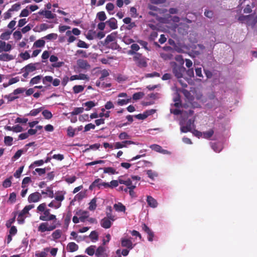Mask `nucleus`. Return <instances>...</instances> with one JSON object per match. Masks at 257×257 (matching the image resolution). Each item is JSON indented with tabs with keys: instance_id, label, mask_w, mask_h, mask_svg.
Wrapping results in <instances>:
<instances>
[{
	"instance_id": "obj_17",
	"label": "nucleus",
	"mask_w": 257,
	"mask_h": 257,
	"mask_svg": "<svg viewBox=\"0 0 257 257\" xmlns=\"http://www.w3.org/2000/svg\"><path fill=\"white\" fill-rule=\"evenodd\" d=\"M111 221V220L106 218V217H104L100 221L101 226L106 229L109 228L112 224Z\"/></svg>"
},
{
	"instance_id": "obj_24",
	"label": "nucleus",
	"mask_w": 257,
	"mask_h": 257,
	"mask_svg": "<svg viewBox=\"0 0 257 257\" xmlns=\"http://www.w3.org/2000/svg\"><path fill=\"white\" fill-rule=\"evenodd\" d=\"M107 210H108V211H107L106 213V218H108L111 221H113L115 220V216L112 214V208L111 206H107Z\"/></svg>"
},
{
	"instance_id": "obj_5",
	"label": "nucleus",
	"mask_w": 257,
	"mask_h": 257,
	"mask_svg": "<svg viewBox=\"0 0 257 257\" xmlns=\"http://www.w3.org/2000/svg\"><path fill=\"white\" fill-rule=\"evenodd\" d=\"M186 71V68L182 65H179L174 63L172 67V72L175 77L178 79L183 77V73Z\"/></svg>"
},
{
	"instance_id": "obj_52",
	"label": "nucleus",
	"mask_w": 257,
	"mask_h": 257,
	"mask_svg": "<svg viewBox=\"0 0 257 257\" xmlns=\"http://www.w3.org/2000/svg\"><path fill=\"white\" fill-rule=\"evenodd\" d=\"M147 174L148 175V177L152 180H153L155 177L158 176L157 173L153 172L152 170H148L147 171Z\"/></svg>"
},
{
	"instance_id": "obj_38",
	"label": "nucleus",
	"mask_w": 257,
	"mask_h": 257,
	"mask_svg": "<svg viewBox=\"0 0 257 257\" xmlns=\"http://www.w3.org/2000/svg\"><path fill=\"white\" fill-rule=\"evenodd\" d=\"M160 56L164 60H171L173 57V56L172 54L165 53H161Z\"/></svg>"
},
{
	"instance_id": "obj_7",
	"label": "nucleus",
	"mask_w": 257,
	"mask_h": 257,
	"mask_svg": "<svg viewBox=\"0 0 257 257\" xmlns=\"http://www.w3.org/2000/svg\"><path fill=\"white\" fill-rule=\"evenodd\" d=\"M42 199L41 194L38 192H35L30 194L28 198L29 203H36Z\"/></svg>"
},
{
	"instance_id": "obj_30",
	"label": "nucleus",
	"mask_w": 257,
	"mask_h": 257,
	"mask_svg": "<svg viewBox=\"0 0 257 257\" xmlns=\"http://www.w3.org/2000/svg\"><path fill=\"white\" fill-rule=\"evenodd\" d=\"M83 105L86 107L85 110L86 111H88L91 109L94 106H95V103L93 101H88L83 103Z\"/></svg>"
},
{
	"instance_id": "obj_57",
	"label": "nucleus",
	"mask_w": 257,
	"mask_h": 257,
	"mask_svg": "<svg viewBox=\"0 0 257 257\" xmlns=\"http://www.w3.org/2000/svg\"><path fill=\"white\" fill-rule=\"evenodd\" d=\"M86 196V192L85 191H81L76 196L75 198L78 200H81Z\"/></svg>"
},
{
	"instance_id": "obj_55",
	"label": "nucleus",
	"mask_w": 257,
	"mask_h": 257,
	"mask_svg": "<svg viewBox=\"0 0 257 257\" xmlns=\"http://www.w3.org/2000/svg\"><path fill=\"white\" fill-rule=\"evenodd\" d=\"M58 37V35L57 34H55V33H51V34H49L47 35H46V36H45L44 37V38L47 39V40H56Z\"/></svg>"
},
{
	"instance_id": "obj_1",
	"label": "nucleus",
	"mask_w": 257,
	"mask_h": 257,
	"mask_svg": "<svg viewBox=\"0 0 257 257\" xmlns=\"http://www.w3.org/2000/svg\"><path fill=\"white\" fill-rule=\"evenodd\" d=\"M37 210L38 212H40L42 213L39 217V219L46 221L40 224L38 227V231L40 232H44L54 230L57 227V225L54 223L51 225H49L47 221L56 220V216L55 215L50 213V210L46 208V203L40 204L37 207Z\"/></svg>"
},
{
	"instance_id": "obj_48",
	"label": "nucleus",
	"mask_w": 257,
	"mask_h": 257,
	"mask_svg": "<svg viewBox=\"0 0 257 257\" xmlns=\"http://www.w3.org/2000/svg\"><path fill=\"white\" fill-rule=\"evenodd\" d=\"M44 163V161L43 160H39L35 161V162H33V164H32L30 166V168H33L35 166H42V165H43Z\"/></svg>"
},
{
	"instance_id": "obj_4",
	"label": "nucleus",
	"mask_w": 257,
	"mask_h": 257,
	"mask_svg": "<svg viewBox=\"0 0 257 257\" xmlns=\"http://www.w3.org/2000/svg\"><path fill=\"white\" fill-rule=\"evenodd\" d=\"M133 60L135 62L136 65L140 68H145L147 66L146 58L142 54H136L133 57Z\"/></svg>"
},
{
	"instance_id": "obj_56",
	"label": "nucleus",
	"mask_w": 257,
	"mask_h": 257,
	"mask_svg": "<svg viewBox=\"0 0 257 257\" xmlns=\"http://www.w3.org/2000/svg\"><path fill=\"white\" fill-rule=\"evenodd\" d=\"M19 56L23 59V60H26L30 58V55L27 51H25L24 53H21L19 54Z\"/></svg>"
},
{
	"instance_id": "obj_34",
	"label": "nucleus",
	"mask_w": 257,
	"mask_h": 257,
	"mask_svg": "<svg viewBox=\"0 0 257 257\" xmlns=\"http://www.w3.org/2000/svg\"><path fill=\"white\" fill-rule=\"evenodd\" d=\"M103 173H107L109 174H117V172L116 171L115 169L112 167H105L103 169Z\"/></svg>"
},
{
	"instance_id": "obj_61",
	"label": "nucleus",
	"mask_w": 257,
	"mask_h": 257,
	"mask_svg": "<svg viewBox=\"0 0 257 257\" xmlns=\"http://www.w3.org/2000/svg\"><path fill=\"white\" fill-rule=\"evenodd\" d=\"M21 8V5L19 3L15 4L13 5L11 8L9 9V11L13 12V11H18Z\"/></svg>"
},
{
	"instance_id": "obj_43",
	"label": "nucleus",
	"mask_w": 257,
	"mask_h": 257,
	"mask_svg": "<svg viewBox=\"0 0 257 257\" xmlns=\"http://www.w3.org/2000/svg\"><path fill=\"white\" fill-rule=\"evenodd\" d=\"M211 148L216 153L220 152L222 149L221 146L216 143H212Z\"/></svg>"
},
{
	"instance_id": "obj_26",
	"label": "nucleus",
	"mask_w": 257,
	"mask_h": 257,
	"mask_svg": "<svg viewBox=\"0 0 257 257\" xmlns=\"http://www.w3.org/2000/svg\"><path fill=\"white\" fill-rule=\"evenodd\" d=\"M95 245H90L86 249L85 252L89 255L92 256L95 254Z\"/></svg>"
},
{
	"instance_id": "obj_11",
	"label": "nucleus",
	"mask_w": 257,
	"mask_h": 257,
	"mask_svg": "<svg viewBox=\"0 0 257 257\" xmlns=\"http://www.w3.org/2000/svg\"><path fill=\"white\" fill-rule=\"evenodd\" d=\"M77 64L78 67L82 69L87 70L90 68V65L85 60L79 59L77 61Z\"/></svg>"
},
{
	"instance_id": "obj_58",
	"label": "nucleus",
	"mask_w": 257,
	"mask_h": 257,
	"mask_svg": "<svg viewBox=\"0 0 257 257\" xmlns=\"http://www.w3.org/2000/svg\"><path fill=\"white\" fill-rule=\"evenodd\" d=\"M77 46L79 48H88L89 45L87 44L85 42L79 40L77 44Z\"/></svg>"
},
{
	"instance_id": "obj_27",
	"label": "nucleus",
	"mask_w": 257,
	"mask_h": 257,
	"mask_svg": "<svg viewBox=\"0 0 257 257\" xmlns=\"http://www.w3.org/2000/svg\"><path fill=\"white\" fill-rule=\"evenodd\" d=\"M42 78V75H37L33 78H32L30 81V84L31 85H33L37 83H39L41 80Z\"/></svg>"
},
{
	"instance_id": "obj_3",
	"label": "nucleus",
	"mask_w": 257,
	"mask_h": 257,
	"mask_svg": "<svg viewBox=\"0 0 257 257\" xmlns=\"http://www.w3.org/2000/svg\"><path fill=\"white\" fill-rule=\"evenodd\" d=\"M34 207V204L26 205L23 209L19 213L17 221L19 224H23L25 222L26 215L29 214V211Z\"/></svg>"
},
{
	"instance_id": "obj_41",
	"label": "nucleus",
	"mask_w": 257,
	"mask_h": 257,
	"mask_svg": "<svg viewBox=\"0 0 257 257\" xmlns=\"http://www.w3.org/2000/svg\"><path fill=\"white\" fill-rule=\"evenodd\" d=\"M45 44V42L42 39L37 40L34 44V46L36 48H41L44 47Z\"/></svg>"
},
{
	"instance_id": "obj_6",
	"label": "nucleus",
	"mask_w": 257,
	"mask_h": 257,
	"mask_svg": "<svg viewBox=\"0 0 257 257\" xmlns=\"http://www.w3.org/2000/svg\"><path fill=\"white\" fill-rule=\"evenodd\" d=\"M109 183L103 182L101 179L98 178L95 179L89 186V189L90 190H93L95 188H97L100 189L101 187H103L105 188H109Z\"/></svg>"
},
{
	"instance_id": "obj_33",
	"label": "nucleus",
	"mask_w": 257,
	"mask_h": 257,
	"mask_svg": "<svg viewBox=\"0 0 257 257\" xmlns=\"http://www.w3.org/2000/svg\"><path fill=\"white\" fill-rule=\"evenodd\" d=\"M96 18L101 22H103L106 19V16L103 11H101L97 13Z\"/></svg>"
},
{
	"instance_id": "obj_25",
	"label": "nucleus",
	"mask_w": 257,
	"mask_h": 257,
	"mask_svg": "<svg viewBox=\"0 0 257 257\" xmlns=\"http://www.w3.org/2000/svg\"><path fill=\"white\" fill-rule=\"evenodd\" d=\"M116 35L115 33H111L107 35L105 39V44H107L115 40Z\"/></svg>"
},
{
	"instance_id": "obj_35",
	"label": "nucleus",
	"mask_w": 257,
	"mask_h": 257,
	"mask_svg": "<svg viewBox=\"0 0 257 257\" xmlns=\"http://www.w3.org/2000/svg\"><path fill=\"white\" fill-rule=\"evenodd\" d=\"M43 109V107H41L37 109H33L27 114V115L36 116Z\"/></svg>"
},
{
	"instance_id": "obj_14",
	"label": "nucleus",
	"mask_w": 257,
	"mask_h": 257,
	"mask_svg": "<svg viewBox=\"0 0 257 257\" xmlns=\"http://www.w3.org/2000/svg\"><path fill=\"white\" fill-rule=\"evenodd\" d=\"M95 254L97 257H107L105 249L103 246H99L96 249Z\"/></svg>"
},
{
	"instance_id": "obj_42",
	"label": "nucleus",
	"mask_w": 257,
	"mask_h": 257,
	"mask_svg": "<svg viewBox=\"0 0 257 257\" xmlns=\"http://www.w3.org/2000/svg\"><path fill=\"white\" fill-rule=\"evenodd\" d=\"M13 177L10 176L9 178L6 179L3 183V186L4 188H8L10 187L12 185L11 180L12 179Z\"/></svg>"
},
{
	"instance_id": "obj_29",
	"label": "nucleus",
	"mask_w": 257,
	"mask_h": 257,
	"mask_svg": "<svg viewBox=\"0 0 257 257\" xmlns=\"http://www.w3.org/2000/svg\"><path fill=\"white\" fill-rule=\"evenodd\" d=\"M86 38L89 40L96 38V32L93 30H89L86 35Z\"/></svg>"
},
{
	"instance_id": "obj_37",
	"label": "nucleus",
	"mask_w": 257,
	"mask_h": 257,
	"mask_svg": "<svg viewBox=\"0 0 257 257\" xmlns=\"http://www.w3.org/2000/svg\"><path fill=\"white\" fill-rule=\"evenodd\" d=\"M4 98H7L8 100V102H11L18 98L19 97L18 96H15V95L13 94V92L12 93L9 94V95H5Z\"/></svg>"
},
{
	"instance_id": "obj_20",
	"label": "nucleus",
	"mask_w": 257,
	"mask_h": 257,
	"mask_svg": "<svg viewBox=\"0 0 257 257\" xmlns=\"http://www.w3.org/2000/svg\"><path fill=\"white\" fill-rule=\"evenodd\" d=\"M105 23L112 30L116 29L117 28V21L114 18H110Z\"/></svg>"
},
{
	"instance_id": "obj_44",
	"label": "nucleus",
	"mask_w": 257,
	"mask_h": 257,
	"mask_svg": "<svg viewBox=\"0 0 257 257\" xmlns=\"http://www.w3.org/2000/svg\"><path fill=\"white\" fill-rule=\"evenodd\" d=\"M96 199L93 198L89 203V209L90 210H94L96 208Z\"/></svg>"
},
{
	"instance_id": "obj_50",
	"label": "nucleus",
	"mask_w": 257,
	"mask_h": 257,
	"mask_svg": "<svg viewBox=\"0 0 257 257\" xmlns=\"http://www.w3.org/2000/svg\"><path fill=\"white\" fill-rule=\"evenodd\" d=\"M53 27V26L52 25L49 26L48 24L46 23H43L40 25V30L39 31V32L44 31L47 30L49 28H52Z\"/></svg>"
},
{
	"instance_id": "obj_12",
	"label": "nucleus",
	"mask_w": 257,
	"mask_h": 257,
	"mask_svg": "<svg viewBox=\"0 0 257 257\" xmlns=\"http://www.w3.org/2000/svg\"><path fill=\"white\" fill-rule=\"evenodd\" d=\"M121 245L122 247H126L129 249H132L134 246L130 239L124 238L121 239Z\"/></svg>"
},
{
	"instance_id": "obj_51",
	"label": "nucleus",
	"mask_w": 257,
	"mask_h": 257,
	"mask_svg": "<svg viewBox=\"0 0 257 257\" xmlns=\"http://www.w3.org/2000/svg\"><path fill=\"white\" fill-rule=\"evenodd\" d=\"M35 172L38 173V174L39 176H41L46 173V168H36L35 169V171L33 172V174L34 175L35 174Z\"/></svg>"
},
{
	"instance_id": "obj_54",
	"label": "nucleus",
	"mask_w": 257,
	"mask_h": 257,
	"mask_svg": "<svg viewBox=\"0 0 257 257\" xmlns=\"http://www.w3.org/2000/svg\"><path fill=\"white\" fill-rule=\"evenodd\" d=\"M61 205V202L55 203L54 200L52 201L49 204L48 206L52 208H54L55 209H58L60 207Z\"/></svg>"
},
{
	"instance_id": "obj_19",
	"label": "nucleus",
	"mask_w": 257,
	"mask_h": 257,
	"mask_svg": "<svg viewBox=\"0 0 257 257\" xmlns=\"http://www.w3.org/2000/svg\"><path fill=\"white\" fill-rule=\"evenodd\" d=\"M147 202L149 206L152 208H156L158 206L157 200L151 196H148Z\"/></svg>"
},
{
	"instance_id": "obj_18",
	"label": "nucleus",
	"mask_w": 257,
	"mask_h": 257,
	"mask_svg": "<svg viewBox=\"0 0 257 257\" xmlns=\"http://www.w3.org/2000/svg\"><path fill=\"white\" fill-rule=\"evenodd\" d=\"M78 245L74 242L68 243L66 249L69 252H74L78 249Z\"/></svg>"
},
{
	"instance_id": "obj_46",
	"label": "nucleus",
	"mask_w": 257,
	"mask_h": 257,
	"mask_svg": "<svg viewBox=\"0 0 257 257\" xmlns=\"http://www.w3.org/2000/svg\"><path fill=\"white\" fill-rule=\"evenodd\" d=\"M43 116L47 119L51 118L53 116L52 113L48 110H44L42 111Z\"/></svg>"
},
{
	"instance_id": "obj_16",
	"label": "nucleus",
	"mask_w": 257,
	"mask_h": 257,
	"mask_svg": "<svg viewBox=\"0 0 257 257\" xmlns=\"http://www.w3.org/2000/svg\"><path fill=\"white\" fill-rule=\"evenodd\" d=\"M39 64H40L39 63H31L25 66L24 69H25V71H27L29 72H32L37 69V67Z\"/></svg>"
},
{
	"instance_id": "obj_64",
	"label": "nucleus",
	"mask_w": 257,
	"mask_h": 257,
	"mask_svg": "<svg viewBox=\"0 0 257 257\" xmlns=\"http://www.w3.org/2000/svg\"><path fill=\"white\" fill-rule=\"evenodd\" d=\"M24 167V166H21L18 170H17L14 174V176L17 178H19L23 172Z\"/></svg>"
},
{
	"instance_id": "obj_2",
	"label": "nucleus",
	"mask_w": 257,
	"mask_h": 257,
	"mask_svg": "<svg viewBox=\"0 0 257 257\" xmlns=\"http://www.w3.org/2000/svg\"><path fill=\"white\" fill-rule=\"evenodd\" d=\"M123 176L119 177V183L120 184H124L128 188H136L137 187V181H140L141 177L138 176L132 175L131 178L124 179Z\"/></svg>"
},
{
	"instance_id": "obj_28",
	"label": "nucleus",
	"mask_w": 257,
	"mask_h": 257,
	"mask_svg": "<svg viewBox=\"0 0 257 257\" xmlns=\"http://www.w3.org/2000/svg\"><path fill=\"white\" fill-rule=\"evenodd\" d=\"M131 50L129 51L128 53L131 55L137 54L136 51H138L140 49V47L137 44H133L131 46Z\"/></svg>"
},
{
	"instance_id": "obj_62",
	"label": "nucleus",
	"mask_w": 257,
	"mask_h": 257,
	"mask_svg": "<svg viewBox=\"0 0 257 257\" xmlns=\"http://www.w3.org/2000/svg\"><path fill=\"white\" fill-rule=\"evenodd\" d=\"M118 138L120 140H122L129 139H130V136L126 132H122L119 135Z\"/></svg>"
},
{
	"instance_id": "obj_53",
	"label": "nucleus",
	"mask_w": 257,
	"mask_h": 257,
	"mask_svg": "<svg viewBox=\"0 0 257 257\" xmlns=\"http://www.w3.org/2000/svg\"><path fill=\"white\" fill-rule=\"evenodd\" d=\"M31 182V179L29 177H26L24 178L22 181V187L23 188H25L27 187L26 184L30 183Z\"/></svg>"
},
{
	"instance_id": "obj_10",
	"label": "nucleus",
	"mask_w": 257,
	"mask_h": 257,
	"mask_svg": "<svg viewBox=\"0 0 257 257\" xmlns=\"http://www.w3.org/2000/svg\"><path fill=\"white\" fill-rule=\"evenodd\" d=\"M38 14L44 16L45 18L48 19H53L56 17V14L52 13L51 11L48 10H40Z\"/></svg>"
},
{
	"instance_id": "obj_49",
	"label": "nucleus",
	"mask_w": 257,
	"mask_h": 257,
	"mask_svg": "<svg viewBox=\"0 0 257 257\" xmlns=\"http://www.w3.org/2000/svg\"><path fill=\"white\" fill-rule=\"evenodd\" d=\"M13 139L10 136H6L4 138V142L7 146H10L12 145Z\"/></svg>"
},
{
	"instance_id": "obj_60",
	"label": "nucleus",
	"mask_w": 257,
	"mask_h": 257,
	"mask_svg": "<svg viewBox=\"0 0 257 257\" xmlns=\"http://www.w3.org/2000/svg\"><path fill=\"white\" fill-rule=\"evenodd\" d=\"M150 148L157 152L160 153L162 149V147L157 144H153L150 146Z\"/></svg>"
},
{
	"instance_id": "obj_8",
	"label": "nucleus",
	"mask_w": 257,
	"mask_h": 257,
	"mask_svg": "<svg viewBox=\"0 0 257 257\" xmlns=\"http://www.w3.org/2000/svg\"><path fill=\"white\" fill-rule=\"evenodd\" d=\"M194 120L189 119L186 123V125L181 127V131L183 133L191 132L192 127L194 126Z\"/></svg>"
},
{
	"instance_id": "obj_22",
	"label": "nucleus",
	"mask_w": 257,
	"mask_h": 257,
	"mask_svg": "<svg viewBox=\"0 0 257 257\" xmlns=\"http://www.w3.org/2000/svg\"><path fill=\"white\" fill-rule=\"evenodd\" d=\"M14 57L12 55L7 53H3L0 55V61H8L13 60Z\"/></svg>"
},
{
	"instance_id": "obj_13",
	"label": "nucleus",
	"mask_w": 257,
	"mask_h": 257,
	"mask_svg": "<svg viewBox=\"0 0 257 257\" xmlns=\"http://www.w3.org/2000/svg\"><path fill=\"white\" fill-rule=\"evenodd\" d=\"M135 144V142L132 141H124L120 142H116L114 144V147L115 149H121L126 147V145Z\"/></svg>"
},
{
	"instance_id": "obj_21",
	"label": "nucleus",
	"mask_w": 257,
	"mask_h": 257,
	"mask_svg": "<svg viewBox=\"0 0 257 257\" xmlns=\"http://www.w3.org/2000/svg\"><path fill=\"white\" fill-rule=\"evenodd\" d=\"M62 234V231L61 229H57L55 230L51 234L52 240H56L59 239Z\"/></svg>"
},
{
	"instance_id": "obj_15",
	"label": "nucleus",
	"mask_w": 257,
	"mask_h": 257,
	"mask_svg": "<svg viewBox=\"0 0 257 257\" xmlns=\"http://www.w3.org/2000/svg\"><path fill=\"white\" fill-rule=\"evenodd\" d=\"M12 49V46L10 44H6L5 41L0 40V53L5 51L8 52Z\"/></svg>"
},
{
	"instance_id": "obj_59",
	"label": "nucleus",
	"mask_w": 257,
	"mask_h": 257,
	"mask_svg": "<svg viewBox=\"0 0 257 257\" xmlns=\"http://www.w3.org/2000/svg\"><path fill=\"white\" fill-rule=\"evenodd\" d=\"M144 96V93L142 92H136L133 95V98L134 100H139Z\"/></svg>"
},
{
	"instance_id": "obj_47",
	"label": "nucleus",
	"mask_w": 257,
	"mask_h": 257,
	"mask_svg": "<svg viewBox=\"0 0 257 257\" xmlns=\"http://www.w3.org/2000/svg\"><path fill=\"white\" fill-rule=\"evenodd\" d=\"M76 129L73 128L71 126H69L67 128V135L69 137H73L75 136V132Z\"/></svg>"
},
{
	"instance_id": "obj_31",
	"label": "nucleus",
	"mask_w": 257,
	"mask_h": 257,
	"mask_svg": "<svg viewBox=\"0 0 257 257\" xmlns=\"http://www.w3.org/2000/svg\"><path fill=\"white\" fill-rule=\"evenodd\" d=\"M89 237L92 242H95L98 239V234L95 230L91 232Z\"/></svg>"
},
{
	"instance_id": "obj_40",
	"label": "nucleus",
	"mask_w": 257,
	"mask_h": 257,
	"mask_svg": "<svg viewBox=\"0 0 257 257\" xmlns=\"http://www.w3.org/2000/svg\"><path fill=\"white\" fill-rule=\"evenodd\" d=\"M84 87L82 85H75L73 87V92L74 93H78L83 91Z\"/></svg>"
},
{
	"instance_id": "obj_45",
	"label": "nucleus",
	"mask_w": 257,
	"mask_h": 257,
	"mask_svg": "<svg viewBox=\"0 0 257 257\" xmlns=\"http://www.w3.org/2000/svg\"><path fill=\"white\" fill-rule=\"evenodd\" d=\"M214 131L212 129H210L209 131L203 132V137L205 139H209L213 135Z\"/></svg>"
},
{
	"instance_id": "obj_32",
	"label": "nucleus",
	"mask_w": 257,
	"mask_h": 257,
	"mask_svg": "<svg viewBox=\"0 0 257 257\" xmlns=\"http://www.w3.org/2000/svg\"><path fill=\"white\" fill-rule=\"evenodd\" d=\"M55 199L56 200L61 202L64 199V193L62 192H57L55 193Z\"/></svg>"
},
{
	"instance_id": "obj_63",
	"label": "nucleus",
	"mask_w": 257,
	"mask_h": 257,
	"mask_svg": "<svg viewBox=\"0 0 257 257\" xmlns=\"http://www.w3.org/2000/svg\"><path fill=\"white\" fill-rule=\"evenodd\" d=\"M25 91H26V89L25 88L19 87V88H18L14 90L13 94H14V95H15V96H16V95L22 93Z\"/></svg>"
},
{
	"instance_id": "obj_23",
	"label": "nucleus",
	"mask_w": 257,
	"mask_h": 257,
	"mask_svg": "<svg viewBox=\"0 0 257 257\" xmlns=\"http://www.w3.org/2000/svg\"><path fill=\"white\" fill-rule=\"evenodd\" d=\"M113 207L116 211L118 212H125V207L121 203L114 204Z\"/></svg>"
},
{
	"instance_id": "obj_36",
	"label": "nucleus",
	"mask_w": 257,
	"mask_h": 257,
	"mask_svg": "<svg viewBox=\"0 0 257 257\" xmlns=\"http://www.w3.org/2000/svg\"><path fill=\"white\" fill-rule=\"evenodd\" d=\"M12 31H6L3 33H2L1 34V35L0 36V39H2V40H8L10 39V35L11 34H12Z\"/></svg>"
},
{
	"instance_id": "obj_39",
	"label": "nucleus",
	"mask_w": 257,
	"mask_h": 257,
	"mask_svg": "<svg viewBox=\"0 0 257 257\" xmlns=\"http://www.w3.org/2000/svg\"><path fill=\"white\" fill-rule=\"evenodd\" d=\"M83 111H84V108L82 107H75V108H74L73 111H72L71 112H70V114L72 116L75 115H77L78 114L82 113L83 112Z\"/></svg>"
},
{
	"instance_id": "obj_9",
	"label": "nucleus",
	"mask_w": 257,
	"mask_h": 257,
	"mask_svg": "<svg viewBox=\"0 0 257 257\" xmlns=\"http://www.w3.org/2000/svg\"><path fill=\"white\" fill-rule=\"evenodd\" d=\"M142 229L148 234V239L150 241L153 240L154 233L153 231L145 224H142Z\"/></svg>"
}]
</instances>
